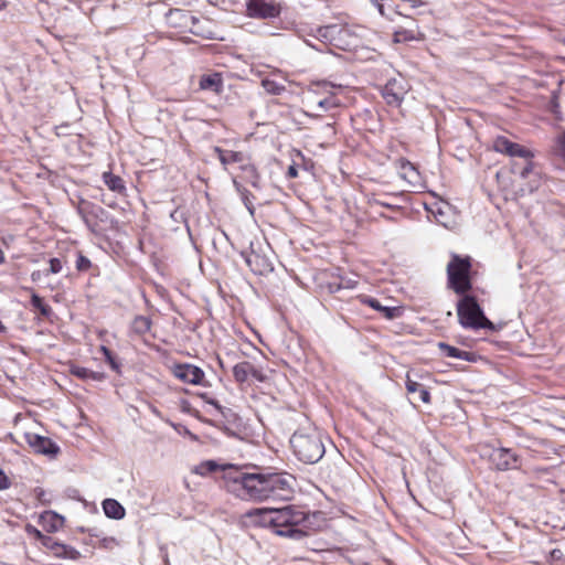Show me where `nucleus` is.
<instances>
[{"instance_id":"obj_11","label":"nucleus","mask_w":565,"mask_h":565,"mask_svg":"<svg viewBox=\"0 0 565 565\" xmlns=\"http://www.w3.org/2000/svg\"><path fill=\"white\" fill-rule=\"evenodd\" d=\"M493 150L499 153H504L510 157H518L523 159H532L533 153L524 146L513 142L504 136H498L493 140Z\"/></svg>"},{"instance_id":"obj_19","label":"nucleus","mask_w":565,"mask_h":565,"mask_svg":"<svg viewBox=\"0 0 565 565\" xmlns=\"http://www.w3.org/2000/svg\"><path fill=\"white\" fill-rule=\"evenodd\" d=\"M438 348L440 349L441 353L445 356L459 359L468 362H476L477 361V354L473 352L462 351L458 348H455L452 345H449L445 342H439Z\"/></svg>"},{"instance_id":"obj_16","label":"nucleus","mask_w":565,"mask_h":565,"mask_svg":"<svg viewBox=\"0 0 565 565\" xmlns=\"http://www.w3.org/2000/svg\"><path fill=\"white\" fill-rule=\"evenodd\" d=\"M233 376L236 382L244 383L248 380L249 376L255 380L263 382L265 380V375L262 370L255 367L250 362L243 361L234 365L233 367Z\"/></svg>"},{"instance_id":"obj_35","label":"nucleus","mask_w":565,"mask_h":565,"mask_svg":"<svg viewBox=\"0 0 565 565\" xmlns=\"http://www.w3.org/2000/svg\"><path fill=\"white\" fill-rule=\"evenodd\" d=\"M100 350H102V352H103V354L105 356V360L109 363L110 367L114 371H119L120 364L115 359L113 352L107 347H105V345H102Z\"/></svg>"},{"instance_id":"obj_23","label":"nucleus","mask_w":565,"mask_h":565,"mask_svg":"<svg viewBox=\"0 0 565 565\" xmlns=\"http://www.w3.org/2000/svg\"><path fill=\"white\" fill-rule=\"evenodd\" d=\"M102 505L105 515L109 519L121 520L126 515L125 508L115 499H105Z\"/></svg>"},{"instance_id":"obj_42","label":"nucleus","mask_w":565,"mask_h":565,"mask_svg":"<svg viewBox=\"0 0 565 565\" xmlns=\"http://www.w3.org/2000/svg\"><path fill=\"white\" fill-rule=\"evenodd\" d=\"M526 162L524 164V167H522L519 171V175L520 178L522 179H525L529 177V174L532 172L533 170V162L531 161V159H525Z\"/></svg>"},{"instance_id":"obj_17","label":"nucleus","mask_w":565,"mask_h":565,"mask_svg":"<svg viewBox=\"0 0 565 565\" xmlns=\"http://www.w3.org/2000/svg\"><path fill=\"white\" fill-rule=\"evenodd\" d=\"M424 39L425 35L419 31V28L414 19H411V22L407 28H399L395 30L393 34L394 43L423 41Z\"/></svg>"},{"instance_id":"obj_25","label":"nucleus","mask_w":565,"mask_h":565,"mask_svg":"<svg viewBox=\"0 0 565 565\" xmlns=\"http://www.w3.org/2000/svg\"><path fill=\"white\" fill-rule=\"evenodd\" d=\"M363 302L373 308L374 310L381 312L386 319H394L398 315L397 307H387L382 306L381 302L372 297H365Z\"/></svg>"},{"instance_id":"obj_7","label":"nucleus","mask_w":565,"mask_h":565,"mask_svg":"<svg viewBox=\"0 0 565 565\" xmlns=\"http://www.w3.org/2000/svg\"><path fill=\"white\" fill-rule=\"evenodd\" d=\"M268 499H290L296 479L287 472H266Z\"/></svg>"},{"instance_id":"obj_18","label":"nucleus","mask_w":565,"mask_h":565,"mask_svg":"<svg viewBox=\"0 0 565 565\" xmlns=\"http://www.w3.org/2000/svg\"><path fill=\"white\" fill-rule=\"evenodd\" d=\"M398 173H399L401 178L406 180L409 184H412L414 186L419 184V180H420L419 172L417 171V169L415 168V166L412 162H409L405 159H399L398 160Z\"/></svg>"},{"instance_id":"obj_15","label":"nucleus","mask_w":565,"mask_h":565,"mask_svg":"<svg viewBox=\"0 0 565 565\" xmlns=\"http://www.w3.org/2000/svg\"><path fill=\"white\" fill-rule=\"evenodd\" d=\"M173 374L177 379L184 383L193 385H205L203 383L204 372L193 364H178L173 369Z\"/></svg>"},{"instance_id":"obj_21","label":"nucleus","mask_w":565,"mask_h":565,"mask_svg":"<svg viewBox=\"0 0 565 565\" xmlns=\"http://www.w3.org/2000/svg\"><path fill=\"white\" fill-rule=\"evenodd\" d=\"M200 88L220 93L223 88V79L220 73L205 74L200 78Z\"/></svg>"},{"instance_id":"obj_13","label":"nucleus","mask_w":565,"mask_h":565,"mask_svg":"<svg viewBox=\"0 0 565 565\" xmlns=\"http://www.w3.org/2000/svg\"><path fill=\"white\" fill-rule=\"evenodd\" d=\"M407 93V87L404 79L391 78L387 81L385 86L382 89V96L386 100L388 105L398 106L403 99L405 94Z\"/></svg>"},{"instance_id":"obj_49","label":"nucleus","mask_w":565,"mask_h":565,"mask_svg":"<svg viewBox=\"0 0 565 565\" xmlns=\"http://www.w3.org/2000/svg\"><path fill=\"white\" fill-rule=\"evenodd\" d=\"M318 87H321L323 90L326 92H331V89H333L335 86L330 84V83H327V82H323V83H320V84H317Z\"/></svg>"},{"instance_id":"obj_40","label":"nucleus","mask_w":565,"mask_h":565,"mask_svg":"<svg viewBox=\"0 0 565 565\" xmlns=\"http://www.w3.org/2000/svg\"><path fill=\"white\" fill-rule=\"evenodd\" d=\"M49 263L50 269L46 271L49 274H58L63 268V264L60 258H51Z\"/></svg>"},{"instance_id":"obj_39","label":"nucleus","mask_w":565,"mask_h":565,"mask_svg":"<svg viewBox=\"0 0 565 565\" xmlns=\"http://www.w3.org/2000/svg\"><path fill=\"white\" fill-rule=\"evenodd\" d=\"M90 266H92V263L86 256H84L82 254H79L77 256V259H76V269L77 270L86 271L90 268Z\"/></svg>"},{"instance_id":"obj_12","label":"nucleus","mask_w":565,"mask_h":565,"mask_svg":"<svg viewBox=\"0 0 565 565\" xmlns=\"http://www.w3.org/2000/svg\"><path fill=\"white\" fill-rule=\"evenodd\" d=\"M242 257L244 258L246 265L255 275L264 276L274 270V265L271 260L267 256L262 255L258 252H243Z\"/></svg>"},{"instance_id":"obj_27","label":"nucleus","mask_w":565,"mask_h":565,"mask_svg":"<svg viewBox=\"0 0 565 565\" xmlns=\"http://www.w3.org/2000/svg\"><path fill=\"white\" fill-rule=\"evenodd\" d=\"M215 151L218 154V159L222 162V164L227 166L231 163L236 162H243L244 161V153L239 151H233V150H224L218 147L215 148Z\"/></svg>"},{"instance_id":"obj_55","label":"nucleus","mask_w":565,"mask_h":565,"mask_svg":"<svg viewBox=\"0 0 565 565\" xmlns=\"http://www.w3.org/2000/svg\"><path fill=\"white\" fill-rule=\"evenodd\" d=\"M209 403H210V404H212L213 406H215L216 408H221V406L218 405V403H217V402H215V401H213V399H212V401H210Z\"/></svg>"},{"instance_id":"obj_26","label":"nucleus","mask_w":565,"mask_h":565,"mask_svg":"<svg viewBox=\"0 0 565 565\" xmlns=\"http://www.w3.org/2000/svg\"><path fill=\"white\" fill-rule=\"evenodd\" d=\"M103 181L107 185V188L117 193H124L126 191L124 180L113 174L110 171H106L103 173Z\"/></svg>"},{"instance_id":"obj_34","label":"nucleus","mask_w":565,"mask_h":565,"mask_svg":"<svg viewBox=\"0 0 565 565\" xmlns=\"http://www.w3.org/2000/svg\"><path fill=\"white\" fill-rule=\"evenodd\" d=\"M239 192H241L242 201H243L245 207L248 210L250 215H254V212H255V207L253 204L254 195L245 189L239 190Z\"/></svg>"},{"instance_id":"obj_24","label":"nucleus","mask_w":565,"mask_h":565,"mask_svg":"<svg viewBox=\"0 0 565 565\" xmlns=\"http://www.w3.org/2000/svg\"><path fill=\"white\" fill-rule=\"evenodd\" d=\"M71 374L81 379V380H92L95 382H100L105 379L104 373L102 372H95L93 370H89L84 366L79 365H72L71 366Z\"/></svg>"},{"instance_id":"obj_50","label":"nucleus","mask_w":565,"mask_h":565,"mask_svg":"<svg viewBox=\"0 0 565 565\" xmlns=\"http://www.w3.org/2000/svg\"><path fill=\"white\" fill-rule=\"evenodd\" d=\"M287 175L289 178H296L298 175L297 168L295 166H289L288 171H287Z\"/></svg>"},{"instance_id":"obj_44","label":"nucleus","mask_w":565,"mask_h":565,"mask_svg":"<svg viewBox=\"0 0 565 565\" xmlns=\"http://www.w3.org/2000/svg\"><path fill=\"white\" fill-rule=\"evenodd\" d=\"M11 486V482L8 478V476L4 473L3 470L0 469V491L9 489Z\"/></svg>"},{"instance_id":"obj_2","label":"nucleus","mask_w":565,"mask_h":565,"mask_svg":"<svg viewBox=\"0 0 565 565\" xmlns=\"http://www.w3.org/2000/svg\"><path fill=\"white\" fill-rule=\"evenodd\" d=\"M227 489L245 500H268L266 472L248 473L230 467L226 473Z\"/></svg>"},{"instance_id":"obj_30","label":"nucleus","mask_w":565,"mask_h":565,"mask_svg":"<svg viewBox=\"0 0 565 565\" xmlns=\"http://www.w3.org/2000/svg\"><path fill=\"white\" fill-rule=\"evenodd\" d=\"M55 556L58 558H66V559L75 561V559L79 558L81 553L73 546H70V545H66V544L60 542L57 551L55 553Z\"/></svg>"},{"instance_id":"obj_46","label":"nucleus","mask_w":565,"mask_h":565,"mask_svg":"<svg viewBox=\"0 0 565 565\" xmlns=\"http://www.w3.org/2000/svg\"><path fill=\"white\" fill-rule=\"evenodd\" d=\"M562 557H563V552H562L561 550L555 548V550H553V551L551 552V559H552L553 562H558V561H561V559H562Z\"/></svg>"},{"instance_id":"obj_4","label":"nucleus","mask_w":565,"mask_h":565,"mask_svg":"<svg viewBox=\"0 0 565 565\" xmlns=\"http://www.w3.org/2000/svg\"><path fill=\"white\" fill-rule=\"evenodd\" d=\"M460 324L466 329L494 330L493 323L484 316L481 307L472 296H463L457 305Z\"/></svg>"},{"instance_id":"obj_58","label":"nucleus","mask_w":565,"mask_h":565,"mask_svg":"<svg viewBox=\"0 0 565 565\" xmlns=\"http://www.w3.org/2000/svg\"><path fill=\"white\" fill-rule=\"evenodd\" d=\"M4 8V2L2 0H0V10H2Z\"/></svg>"},{"instance_id":"obj_9","label":"nucleus","mask_w":565,"mask_h":565,"mask_svg":"<svg viewBox=\"0 0 565 565\" xmlns=\"http://www.w3.org/2000/svg\"><path fill=\"white\" fill-rule=\"evenodd\" d=\"M246 15L258 20H274L280 17L284 4L279 0H246Z\"/></svg>"},{"instance_id":"obj_48","label":"nucleus","mask_w":565,"mask_h":565,"mask_svg":"<svg viewBox=\"0 0 565 565\" xmlns=\"http://www.w3.org/2000/svg\"><path fill=\"white\" fill-rule=\"evenodd\" d=\"M49 273L46 271H41V270H35L31 274V279L32 281H38L41 279L42 276H47Z\"/></svg>"},{"instance_id":"obj_54","label":"nucleus","mask_w":565,"mask_h":565,"mask_svg":"<svg viewBox=\"0 0 565 565\" xmlns=\"http://www.w3.org/2000/svg\"><path fill=\"white\" fill-rule=\"evenodd\" d=\"M6 330H7L6 326L0 320V332H6Z\"/></svg>"},{"instance_id":"obj_43","label":"nucleus","mask_w":565,"mask_h":565,"mask_svg":"<svg viewBox=\"0 0 565 565\" xmlns=\"http://www.w3.org/2000/svg\"><path fill=\"white\" fill-rule=\"evenodd\" d=\"M371 203L374 204V205L384 206V207H387V209H391V210H395V209L399 207L397 204H394V203L387 202V201H383V200L377 199V198H374L371 201Z\"/></svg>"},{"instance_id":"obj_22","label":"nucleus","mask_w":565,"mask_h":565,"mask_svg":"<svg viewBox=\"0 0 565 565\" xmlns=\"http://www.w3.org/2000/svg\"><path fill=\"white\" fill-rule=\"evenodd\" d=\"M230 467H234L233 465H220L215 460H205L198 465L193 472L200 476H207L211 472H214L216 470H223L224 471V479L227 481L226 473Z\"/></svg>"},{"instance_id":"obj_28","label":"nucleus","mask_w":565,"mask_h":565,"mask_svg":"<svg viewBox=\"0 0 565 565\" xmlns=\"http://www.w3.org/2000/svg\"><path fill=\"white\" fill-rule=\"evenodd\" d=\"M152 326V321L146 316H136L131 322V331L137 335L146 334Z\"/></svg>"},{"instance_id":"obj_36","label":"nucleus","mask_w":565,"mask_h":565,"mask_svg":"<svg viewBox=\"0 0 565 565\" xmlns=\"http://www.w3.org/2000/svg\"><path fill=\"white\" fill-rule=\"evenodd\" d=\"M353 287H354V285L350 280L344 282L342 279L335 280V281H331V282L328 284V290L331 294L338 292L342 288H353Z\"/></svg>"},{"instance_id":"obj_53","label":"nucleus","mask_w":565,"mask_h":565,"mask_svg":"<svg viewBox=\"0 0 565 565\" xmlns=\"http://www.w3.org/2000/svg\"><path fill=\"white\" fill-rule=\"evenodd\" d=\"M191 20H192L193 26H195L200 22L199 19L195 17H191Z\"/></svg>"},{"instance_id":"obj_3","label":"nucleus","mask_w":565,"mask_h":565,"mask_svg":"<svg viewBox=\"0 0 565 565\" xmlns=\"http://www.w3.org/2000/svg\"><path fill=\"white\" fill-rule=\"evenodd\" d=\"M290 445L297 459L306 465L320 461L326 452L322 436L317 428H301L294 433Z\"/></svg>"},{"instance_id":"obj_57","label":"nucleus","mask_w":565,"mask_h":565,"mask_svg":"<svg viewBox=\"0 0 565 565\" xmlns=\"http://www.w3.org/2000/svg\"><path fill=\"white\" fill-rule=\"evenodd\" d=\"M192 32H193L194 34H196V35H204L203 33H201V32H200L199 30H196V29H195V30H192Z\"/></svg>"},{"instance_id":"obj_47","label":"nucleus","mask_w":565,"mask_h":565,"mask_svg":"<svg viewBox=\"0 0 565 565\" xmlns=\"http://www.w3.org/2000/svg\"><path fill=\"white\" fill-rule=\"evenodd\" d=\"M28 530H29V532H30V533H33V534L35 535V537H36L40 542H42V539L46 536V535H44L41 531H39L38 529H35V527H33V526H31V525H29Z\"/></svg>"},{"instance_id":"obj_33","label":"nucleus","mask_w":565,"mask_h":565,"mask_svg":"<svg viewBox=\"0 0 565 565\" xmlns=\"http://www.w3.org/2000/svg\"><path fill=\"white\" fill-rule=\"evenodd\" d=\"M318 108H320L323 111H328L330 109H333L339 106V102L333 97L329 96L323 99H320L317 104Z\"/></svg>"},{"instance_id":"obj_29","label":"nucleus","mask_w":565,"mask_h":565,"mask_svg":"<svg viewBox=\"0 0 565 565\" xmlns=\"http://www.w3.org/2000/svg\"><path fill=\"white\" fill-rule=\"evenodd\" d=\"M262 87L266 90V93L275 96L281 95L286 90V87L282 83L273 78L262 79Z\"/></svg>"},{"instance_id":"obj_59","label":"nucleus","mask_w":565,"mask_h":565,"mask_svg":"<svg viewBox=\"0 0 565 565\" xmlns=\"http://www.w3.org/2000/svg\"><path fill=\"white\" fill-rule=\"evenodd\" d=\"M252 184H253V186H255V188H257V186H258V184H257V182H256V181H254Z\"/></svg>"},{"instance_id":"obj_20","label":"nucleus","mask_w":565,"mask_h":565,"mask_svg":"<svg viewBox=\"0 0 565 565\" xmlns=\"http://www.w3.org/2000/svg\"><path fill=\"white\" fill-rule=\"evenodd\" d=\"M64 518L54 511H46L41 514V522L47 532H57L64 525Z\"/></svg>"},{"instance_id":"obj_1","label":"nucleus","mask_w":565,"mask_h":565,"mask_svg":"<svg viewBox=\"0 0 565 565\" xmlns=\"http://www.w3.org/2000/svg\"><path fill=\"white\" fill-rule=\"evenodd\" d=\"M247 516L254 518L260 526L273 529L279 536L299 541L308 535L309 515L297 505L254 509Z\"/></svg>"},{"instance_id":"obj_45","label":"nucleus","mask_w":565,"mask_h":565,"mask_svg":"<svg viewBox=\"0 0 565 565\" xmlns=\"http://www.w3.org/2000/svg\"><path fill=\"white\" fill-rule=\"evenodd\" d=\"M418 393H419V399L423 403L428 404L430 402V393L425 386H423Z\"/></svg>"},{"instance_id":"obj_51","label":"nucleus","mask_w":565,"mask_h":565,"mask_svg":"<svg viewBox=\"0 0 565 565\" xmlns=\"http://www.w3.org/2000/svg\"><path fill=\"white\" fill-rule=\"evenodd\" d=\"M306 44L308 46H311L312 49H316L317 51L319 52H322L323 51V47H317L315 44H312L309 40H305Z\"/></svg>"},{"instance_id":"obj_8","label":"nucleus","mask_w":565,"mask_h":565,"mask_svg":"<svg viewBox=\"0 0 565 565\" xmlns=\"http://www.w3.org/2000/svg\"><path fill=\"white\" fill-rule=\"evenodd\" d=\"M309 35H312L315 39L320 41L324 46L333 45L335 47L343 49L344 44H349V42H347L345 39L351 35V31L345 25L329 24L318 26L315 30H311Z\"/></svg>"},{"instance_id":"obj_10","label":"nucleus","mask_w":565,"mask_h":565,"mask_svg":"<svg viewBox=\"0 0 565 565\" xmlns=\"http://www.w3.org/2000/svg\"><path fill=\"white\" fill-rule=\"evenodd\" d=\"M483 455L500 471L516 469L520 466L519 456L510 448H489L484 450Z\"/></svg>"},{"instance_id":"obj_37","label":"nucleus","mask_w":565,"mask_h":565,"mask_svg":"<svg viewBox=\"0 0 565 565\" xmlns=\"http://www.w3.org/2000/svg\"><path fill=\"white\" fill-rule=\"evenodd\" d=\"M371 3L376 8L379 13L382 17H386L387 19L392 20L391 15L387 13V10H392V7L390 4H385V0H370Z\"/></svg>"},{"instance_id":"obj_6","label":"nucleus","mask_w":565,"mask_h":565,"mask_svg":"<svg viewBox=\"0 0 565 565\" xmlns=\"http://www.w3.org/2000/svg\"><path fill=\"white\" fill-rule=\"evenodd\" d=\"M76 211L92 233L97 232L99 223L114 222L111 215L104 207L87 200H79Z\"/></svg>"},{"instance_id":"obj_52","label":"nucleus","mask_w":565,"mask_h":565,"mask_svg":"<svg viewBox=\"0 0 565 565\" xmlns=\"http://www.w3.org/2000/svg\"><path fill=\"white\" fill-rule=\"evenodd\" d=\"M35 492H36V494H38V497H39V498L43 497V494H44V490H43V489H41V488H36V489H35Z\"/></svg>"},{"instance_id":"obj_41","label":"nucleus","mask_w":565,"mask_h":565,"mask_svg":"<svg viewBox=\"0 0 565 565\" xmlns=\"http://www.w3.org/2000/svg\"><path fill=\"white\" fill-rule=\"evenodd\" d=\"M405 386H406L407 393L413 394V393L419 392L424 385L417 383L416 381L411 380V377L407 375Z\"/></svg>"},{"instance_id":"obj_5","label":"nucleus","mask_w":565,"mask_h":565,"mask_svg":"<svg viewBox=\"0 0 565 565\" xmlns=\"http://www.w3.org/2000/svg\"><path fill=\"white\" fill-rule=\"evenodd\" d=\"M470 270V257H461L457 254H452L447 265L448 287L458 295H463L469 291L472 288Z\"/></svg>"},{"instance_id":"obj_38","label":"nucleus","mask_w":565,"mask_h":565,"mask_svg":"<svg viewBox=\"0 0 565 565\" xmlns=\"http://www.w3.org/2000/svg\"><path fill=\"white\" fill-rule=\"evenodd\" d=\"M41 544L55 555L60 542L54 537L46 535L45 537L42 539Z\"/></svg>"},{"instance_id":"obj_32","label":"nucleus","mask_w":565,"mask_h":565,"mask_svg":"<svg viewBox=\"0 0 565 565\" xmlns=\"http://www.w3.org/2000/svg\"><path fill=\"white\" fill-rule=\"evenodd\" d=\"M554 153L565 161V131L555 139Z\"/></svg>"},{"instance_id":"obj_31","label":"nucleus","mask_w":565,"mask_h":565,"mask_svg":"<svg viewBox=\"0 0 565 565\" xmlns=\"http://www.w3.org/2000/svg\"><path fill=\"white\" fill-rule=\"evenodd\" d=\"M31 305L34 309L39 310L40 313L44 317H49L52 312V309L49 305H46L39 295L33 294L31 297Z\"/></svg>"},{"instance_id":"obj_14","label":"nucleus","mask_w":565,"mask_h":565,"mask_svg":"<svg viewBox=\"0 0 565 565\" xmlns=\"http://www.w3.org/2000/svg\"><path fill=\"white\" fill-rule=\"evenodd\" d=\"M25 439L29 446L32 447L38 454L56 456L60 451V447L49 437L28 433L25 434Z\"/></svg>"},{"instance_id":"obj_56","label":"nucleus","mask_w":565,"mask_h":565,"mask_svg":"<svg viewBox=\"0 0 565 565\" xmlns=\"http://www.w3.org/2000/svg\"><path fill=\"white\" fill-rule=\"evenodd\" d=\"M4 262V254L3 252L0 249V264H2Z\"/></svg>"}]
</instances>
